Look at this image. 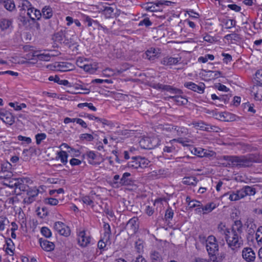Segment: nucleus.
<instances>
[{"label": "nucleus", "instance_id": "nucleus-1", "mask_svg": "<svg viewBox=\"0 0 262 262\" xmlns=\"http://www.w3.org/2000/svg\"><path fill=\"white\" fill-rule=\"evenodd\" d=\"M243 225L241 221H235L232 228L225 237L228 246L233 250H236L243 245L241 234L243 233Z\"/></svg>", "mask_w": 262, "mask_h": 262}, {"label": "nucleus", "instance_id": "nucleus-2", "mask_svg": "<svg viewBox=\"0 0 262 262\" xmlns=\"http://www.w3.org/2000/svg\"><path fill=\"white\" fill-rule=\"evenodd\" d=\"M224 159L229 162V166L237 167H249L256 161L255 157L253 155L241 156H224Z\"/></svg>", "mask_w": 262, "mask_h": 262}, {"label": "nucleus", "instance_id": "nucleus-3", "mask_svg": "<svg viewBox=\"0 0 262 262\" xmlns=\"http://www.w3.org/2000/svg\"><path fill=\"white\" fill-rule=\"evenodd\" d=\"M244 226L246 227V232H247V239L249 241H253V235L256 230L257 226L254 223V220L252 218H248L244 224Z\"/></svg>", "mask_w": 262, "mask_h": 262}, {"label": "nucleus", "instance_id": "nucleus-4", "mask_svg": "<svg viewBox=\"0 0 262 262\" xmlns=\"http://www.w3.org/2000/svg\"><path fill=\"white\" fill-rule=\"evenodd\" d=\"M206 247L209 255H215L218 251L219 246L214 236L210 235L208 237Z\"/></svg>", "mask_w": 262, "mask_h": 262}, {"label": "nucleus", "instance_id": "nucleus-5", "mask_svg": "<svg viewBox=\"0 0 262 262\" xmlns=\"http://www.w3.org/2000/svg\"><path fill=\"white\" fill-rule=\"evenodd\" d=\"M54 228L61 235L67 237L70 235V228L61 222H55Z\"/></svg>", "mask_w": 262, "mask_h": 262}, {"label": "nucleus", "instance_id": "nucleus-6", "mask_svg": "<svg viewBox=\"0 0 262 262\" xmlns=\"http://www.w3.org/2000/svg\"><path fill=\"white\" fill-rule=\"evenodd\" d=\"M39 190L36 187L29 188L27 191V196L23 202L27 204H30L35 200V198L38 195Z\"/></svg>", "mask_w": 262, "mask_h": 262}, {"label": "nucleus", "instance_id": "nucleus-7", "mask_svg": "<svg viewBox=\"0 0 262 262\" xmlns=\"http://www.w3.org/2000/svg\"><path fill=\"white\" fill-rule=\"evenodd\" d=\"M184 86L187 89L200 94L203 93L205 88L204 83H200L197 85L192 82H187L184 83Z\"/></svg>", "mask_w": 262, "mask_h": 262}, {"label": "nucleus", "instance_id": "nucleus-8", "mask_svg": "<svg viewBox=\"0 0 262 262\" xmlns=\"http://www.w3.org/2000/svg\"><path fill=\"white\" fill-rule=\"evenodd\" d=\"M138 219L136 217H134L128 221L126 225V229L129 234H133L137 232L138 228Z\"/></svg>", "mask_w": 262, "mask_h": 262}, {"label": "nucleus", "instance_id": "nucleus-9", "mask_svg": "<svg viewBox=\"0 0 262 262\" xmlns=\"http://www.w3.org/2000/svg\"><path fill=\"white\" fill-rule=\"evenodd\" d=\"M242 256L248 262L252 261L255 258V254L251 248H245L242 251Z\"/></svg>", "mask_w": 262, "mask_h": 262}, {"label": "nucleus", "instance_id": "nucleus-10", "mask_svg": "<svg viewBox=\"0 0 262 262\" xmlns=\"http://www.w3.org/2000/svg\"><path fill=\"white\" fill-rule=\"evenodd\" d=\"M159 50L150 48L147 50L143 55L144 58H147L149 60H154L159 56Z\"/></svg>", "mask_w": 262, "mask_h": 262}, {"label": "nucleus", "instance_id": "nucleus-11", "mask_svg": "<svg viewBox=\"0 0 262 262\" xmlns=\"http://www.w3.org/2000/svg\"><path fill=\"white\" fill-rule=\"evenodd\" d=\"M77 241L81 247H85L90 242V236H86L84 231H81L78 234Z\"/></svg>", "mask_w": 262, "mask_h": 262}, {"label": "nucleus", "instance_id": "nucleus-12", "mask_svg": "<svg viewBox=\"0 0 262 262\" xmlns=\"http://www.w3.org/2000/svg\"><path fill=\"white\" fill-rule=\"evenodd\" d=\"M27 15L31 19L32 23H35L36 19L39 20L40 18L41 13L39 10L35 9L32 7V8L27 12Z\"/></svg>", "mask_w": 262, "mask_h": 262}, {"label": "nucleus", "instance_id": "nucleus-13", "mask_svg": "<svg viewBox=\"0 0 262 262\" xmlns=\"http://www.w3.org/2000/svg\"><path fill=\"white\" fill-rule=\"evenodd\" d=\"M39 243L42 249L46 251H51L54 249V244L47 239L40 238Z\"/></svg>", "mask_w": 262, "mask_h": 262}, {"label": "nucleus", "instance_id": "nucleus-14", "mask_svg": "<svg viewBox=\"0 0 262 262\" xmlns=\"http://www.w3.org/2000/svg\"><path fill=\"white\" fill-rule=\"evenodd\" d=\"M0 119L5 123L12 125L14 122V117L11 113L8 112H2Z\"/></svg>", "mask_w": 262, "mask_h": 262}, {"label": "nucleus", "instance_id": "nucleus-15", "mask_svg": "<svg viewBox=\"0 0 262 262\" xmlns=\"http://www.w3.org/2000/svg\"><path fill=\"white\" fill-rule=\"evenodd\" d=\"M239 194L243 198L247 195H253L255 194V189L249 186H245L239 190Z\"/></svg>", "mask_w": 262, "mask_h": 262}, {"label": "nucleus", "instance_id": "nucleus-16", "mask_svg": "<svg viewBox=\"0 0 262 262\" xmlns=\"http://www.w3.org/2000/svg\"><path fill=\"white\" fill-rule=\"evenodd\" d=\"M56 67L57 68V70L59 71L67 72L72 70L74 65L69 62H62L58 63Z\"/></svg>", "mask_w": 262, "mask_h": 262}, {"label": "nucleus", "instance_id": "nucleus-17", "mask_svg": "<svg viewBox=\"0 0 262 262\" xmlns=\"http://www.w3.org/2000/svg\"><path fill=\"white\" fill-rule=\"evenodd\" d=\"M180 60L179 58L167 56L163 58L161 63L165 66H172L176 64Z\"/></svg>", "mask_w": 262, "mask_h": 262}, {"label": "nucleus", "instance_id": "nucleus-18", "mask_svg": "<svg viewBox=\"0 0 262 262\" xmlns=\"http://www.w3.org/2000/svg\"><path fill=\"white\" fill-rule=\"evenodd\" d=\"M85 155L86 157L88 162L90 164L97 165L99 164V163L96 161L98 156L94 151H87Z\"/></svg>", "mask_w": 262, "mask_h": 262}, {"label": "nucleus", "instance_id": "nucleus-19", "mask_svg": "<svg viewBox=\"0 0 262 262\" xmlns=\"http://www.w3.org/2000/svg\"><path fill=\"white\" fill-rule=\"evenodd\" d=\"M25 179H19V183L17 184V187L15 190V192L17 193L18 194L20 193V192L22 191H27V190L29 188V186L24 184V180Z\"/></svg>", "mask_w": 262, "mask_h": 262}, {"label": "nucleus", "instance_id": "nucleus-20", "mask_svg": "<svg viewBox=\"0 0 262 262\" xmlns=\"http://www.w3.org/2000/svg\"><path fill=\"white\" fill-rule=\"evenodd\" d=\"M12 28V21L6 18H2L0 20V28L2 31L7 30Z\"/></svg>", "mask_w": 262, "mask_h": 262}, {"label": "nucleus", "instance_id": "nucleus-21", "mask_svg": "<svg viewBox=\"0 0 262 262\" xmlns=\"http://www.w3.org/2000/svg\"><path fill=\"white\" fill-rule=\"evenodd\" d=\"M65 37L64 33L62 31H60L56 33L53 37V39L59 43H63L64 44H67L68 43V40H64L63 41V38Z\"/></svg>", "mask_w": 262, "mask_h": 262}, {"label": "nucleus", "instance_id": "nucleus-22", "mask_svg": "<svg viewBox=\"0 0 262 262\" xmlns=\"http://www.w3.org/2000/svg\"><path fill=\"white\" fill-rule=\"evenodd\" d=\"M150 257L152 262L163 261V256L161 253L157 251H152L150 254Z\"/></svg>", "mask_w": 262, "mask_h": 262}, {"label": "nucleus", "instance_id": "nucleus-23", "mask_svg": "<svg viewBox=\"0 0 262 262\" xmlns=\"http://www.w3.org/2000/svg\"><path fill=\"white\" fill-rule=\"evenodd\" d=\"M41 16L45 19H49L52 17L53 15V11L50 6H45L42 9Z\"/></svg>", "mask_w": 262, "mask_h": 262}, {"label": "nucleus", "instance_id": "nucleus-24", "mask_svg": "<svg viewBox=\"0 0 262 262\" xmlns=\"http://www.w3.org/2000/svg\"><path fill=\"white\" fill-rule=\"evenodd\" d=\"M176 129L172 134L179 137L184 136L187 134V129L183 127L175 126Z\"/></svg>", "mask_w": 262, "mask_h": 262}, {"label": "nucleus", "instance_id": "nucleus-25", "mask_svg": "<svg viewBox=\"0 0 262 262\" xmlns=\"http://www.w3.org/2000/svg\"><path fill=\"white\" fill-rule=\"evenodd\" d=\"M169 98L173 99L178 105H184L188 102L187 99L181 96H170Z\"/></svg>", "mask_w": 262, "mask_h": 262}, {"label": "nucleus", "instance_id": "nucleus-26", "mask_svg": "<svg viewBox=\"0 0 262 262\" xmlns=\"http://www.w3.org/2000/svg\"><path fill=\"white\" fill-rule=\"evenodd\" d=\"M130 176V173L129 172L124 173L122 178L120 179L119 185L121 186L129 185L130 184L131 181L128 178V177Z\"/></svg>", "mask_w": 262, "mask_h": 262}, {"label": "nucleus", "instance_id": "nucleus-27", "mask_svg": "<svg viewBox=\"0 0 262 262\" xmlns=\"http://www.w3.org/2000/svg\"><path fill=\"white\" fill-rule=\"evenodd\" d=\"M18 20L21 23L22 25L26 28L30 27V25L33 24L31 19H28L25 16L23 15L21 12L18 17Z\"/></svg>", "mask_w": 262, "mask_h": 262}, {"label": "nucleus", "instance_id": "nucleus-28", "mask_svg": "<svg viewBox=\"0 0 262 262\" xmlns=\"http://www.w3.org/2000/svg\"><path fill=\"white\" fill-rule=\"evenodd\" d=\"M203 208H202V210H204V212H203V214H207L211 212L216 207V205L213 202L207 204L205 206H203Z\"/></svg>", "mask_w": 262, "mask_h": 262}, {"label": "nucleus", "instance_id": "nucleus-29", "mask_svg": "<svg viewBox=\"0 0 262 262\" xmlns=\"http://www.w3.org/2000/svg\"><path fill=\"white\" fill-rule=\"evenodd\" d=\"M198 180L194 177H185L183 179V183L188 185H195L198 183Z\"/></svg>", "mask_w": 262, "mask_h": 262}, {"label": "nucleus", "instance_id": "nucleus-30", "mask_svg": "<svg viewBox=\"0 0 262 262\" xmlns=\"http://www.w3.org/2000/svg\"><path fill=\"white\" fill-rule=\"evenodd\" d=\"M97 69L98 66L96 63L83 64V70L91 74L95 72Z\"/></svg>", "mask_w": 262, "mask_h": 262}, {"label": "nucleus", "instance_id": "nucleus-31", "mask_svg": "<svg viewBox=\"0 0 262 262\" xmlns=\"http://www.w3.org/2000/svg\"><path fill=\"white\" fill-rule=\"evenodd\" d=\"M84 21L88 23V27H91L92 26L93 24H94L100 27L103 30H108L105 26H102L101 25L99 24L97 20H93L89 16H86Z\"/></svg>", "mask_w": 262, "mask_h": 262}, {"label": "nucleus", "instance_id": "nucleus-32", "mask_svg": "<svg viewBox=\"0 0 262 262\" xmlns=\"http://www.w3.org/2000/svg\"><path fill=\"white\" fill-rule=\"evenodd\" d=\"M4 7L9 11H13L16 9L15 5L13 0H6Z\"/></svg>", "mask_w": 262, "mask_h": 262}, {"label": "nucleus", "instance_id": "nucleus-33", "mask_svg": "<svg viewBox=\"0 0 262 262\" xmlns=\"http://www.w3.org/2000/svg\"><path fill=\"white\" fill-rule=\"evenodd\" d=\"M57 158L60 160L61 163L64 165L68 162V155L66 151L61 150L57 153Z\"/></svg>", "mask_w": 262, "mask_h": 262}, {"label": "nucleus", "instance_id": "nucleus-34", "mask_svg": "<svg viewBox=\"0 0 262 262\" xmlns=\"http://www.w3.org/2000/svg\"><path fill=\"white\" fill-rule=\"evenodd\" d=\"M86 117L90 120H95L98 122H101L104 125H110V122L103 118H100L94 116L93 115L88 114Z\"/></svg>", "mask_w": 262, "mask_h": 262}, {"label": "nucleus", "instance_id": "nucleus-35", "mask_svg": "<svg viewBox=\"0 0 262 262\" xmlns=\"http://www.w3.org/2000/svg\"><path fill=\"white\" fill-rule=\"evenodd\" d=\"M217 231L221 234L224 235L225 237L228 232L230 231V229L226 228V225L224 224L220 223L217 226Z\"/></svg>", "mask_w": 262, "mask_h": 262}, {"label": "nucleus", "instance_id": "nucleus-36", "mask_svg": "<svg viewBox=\"0 0 262 262\" xmlns=\"http://www.w3.org/2000/svg\"><path fill=\"white\" fill-rule=\"evenodd\" d=\"M103 229L104 230V239L106 241H108L110 238V236L111 233L110 226L108 224L104 223L103 225Z\"/></svg>", "mask_w": 262, "mask_h": 262}, {"label": "nucleus", "instance_id": "nucleus-37", "mask_svg": "<svg viewBox=\"0 0 262 262\" xmlns=\"http://www.w3.org/2000/svg\"><path fill=\"white\" fill-rule=\"evenodd\" d=\"M224 38L227 40H234L236 41H239L241 39V37L239 34L236 33H231L226 35Z\"/></svg>", "mask_w": 262, "mask_h": 262}, {"label": "nucleus", "instance_id": "nucleus-38", "mask_svg": "<svg viewBox=\"0 0 262 262\" xmlns=\"http://www.w3.org/2000/svg\"><path fill=\"white\" fill-rule=\"evenodd\" d=\"M138 160V157H133L132 158V160L127 164L128 167L135 169L138 168L139 167V163L138 162V161H139Z\"/></svg>", "mask_w": 262, "mask_h": 262}, {"label": "nucleus", "instance_id": "nucleus-39", "mask_svg": "<svg viewBox=\"0 0 262 262\" xmlns=\"http://www.w3.org/2000/svg\"><path fill=\"white\" fill-rule=\"evenodd\" d=\"M19 179H11L10 180H8L7 183H5V185L7 186L8 187L10 188H15L16 189L17 187V184L19 183Z\"/></svg>", "mask_w": 262, "mask_h": 262}, {"label": "nucleus", "instance_id": "nucleus-40", "mask_svg": "<svg viewBox=\"0 0 262 262\" xmlns=\"http://www.w3.org/2000/svg\"><path fill=\"white\" fill-rule=\"evenodd\" d=\"M6 244L7 245V247L6 249V252L7 253L12 255L13 254V250H12V247L14 246V244L11 238H8L6 241Z\"/></svg>", "mask_w": 262, "mask_h": 262}, {"label": "nucleus", "instance_id": "nucleus-41", "mask_svg": "<svg viewBox=\"0 0 262 262\" xmlns=\"http://www.w3.org/2000/svg\"><path fill=\"white\" fill-rule=\"evenodd\" d=\"M21 6H20L21 7V11L27 10V12H28V10H30V9L32 8L31 3L27 0H23L21 3Z\"/></svg>", "mask_w": 262, "mask_h": 262}, {"label": "nucleus", "instance_id": "nucleus-42", "mask_svg": "<svg viewBox=\"0 0 262 262\" xmlns=\"http://www.w3.org/2000/svg\"><path fill=\"white\" fill-rule=\"evenodd\" d=\"M114 9L111 7H106L103 10V14L106 18H111L114 15Z\"/></svg>", "mask_w": 262, "mask_h": 262}, {"label": "nucleus", "instance_id": "nucleus-43", "mask_svg": "<svg viewBox=\"0 0 262 262\" xmlns=\"http://www.w3.org/2000/svg\"><path fill=\"white\" fill-rule=\"evenodd\" d=\"M135 248L138 253H140L142 252L144 248V242L139 239L135 243Z\"/></svg>", "mask_w": 262, "mask_h": 262}, {"label": "nucleus", "instance_id": "nucleus-44", "mask_svg": "<svg viewBox=\"0 0 262 262\" xmlns=\"http://www.w3.org/2000/svg\"><path fill=\"white\" fill-rule=\"evenodd\" d=\"M223 23H224L226 29H231L235 26L236 21L234 19H224Z\"/></svg>", "mask_w": 262, "mask_h": 262}, {"label": "nucleus", "instance_id": "nucleus-45", "mask_svg": "<svg viewBox=\"0 0 262 262\" xmlns=\"http://www.w3.org/2000/svg\"><path fill=\"white\" fill-rule=\"evenodd\" d=\"M139 160L138 161L139 163V167L144 168L147 167L148 165L149 161L145 158L138 157Z\"/></svg>", "mask_w": 262, "mask_h": 262}, {"label": "nucleus", "instance_id": "nucleus-46", "mask_svg": "<svg viewBox=\"0 0 262 262\" xmlns=\"http://www.w3.org/2000/svg\"><path fill=\"white\" fill-rule=\"evenodd\" d=\"M55 55H51L50 53L48 54H40L37 55L38 59L43 61H49L51 57L55 56Z\"/></svg>", "mask_w": 262, "mask_h": 262}, {"label": "nucleus", "instance_id": "nucleus-47", "mask_svg": "<svg viewBox=\"0 0 262 262\" xmlns=\"http://www.w3.org/2000/svg\"><path fill=\"white\" fill-rule=\"evenodd\" d=\"M164 170L162 169L155 170L150 173L149 177H151L152 179H158L160 178L162 175L164 174Z\"/></svg>", "mask_w": 262, "mask_h": 262}, {"label": "nucleus", "instance_id": "nucleus-48", "mask_svg": "<svg viewBox=\"0 0 262 262\" xmlns=\"http://www.w3.org/2000/svg\"><path fill=\"white\" fill-rule=\"evenodd\" d=\"M256 240L258 244L262 245V226H260L256 233Z\"/></svg>", "mask_w": 262, "mask_h": 262}, {"label": "nucleus", "instance_id": "nucleus-49", "mask_svg": "<svg viewBox=\"0 0 262 262\" xmlns=\"http://www.w3.org/2000/svg\"><path fill=\"white\" fill-rule=\"evenodd\" d=\"M151 86L157 90H162L164 91H165V90L169 89V88L168 86V85H164L159 83H152L151 85Z\"/></svg>", "mask_w": 262, "mask_h": 262}, {"label": "nucleus", "instance_id": "nucleus-50", "mask_svg": "<svg viewBox=\"0 0 262 262\" xmlns=\"http://www.w3.org/2000/svg\"><path fill=\"white\" fill-rule=\"evenodd\" d=\"M239 190L237 191L236 193H232L229 195V199L231 201H237L242 199V195L239 194Z\"/></svg>", "mask_w": 262, "mask_h": 262}, {"label": "nucleus", "instance_id": "nucleus-51", "mask_svg": "<svg viewBox=\"0 0 262 262\" xmlns=\"http://www.w3.org/2000/svg\"><path fill=\"white\" fill-rule=\"evenodd\" d=\"M41 234L47 238H49L52 235L51 230L46 227H43L41 228Z\"/></svg>", "mask_w": 262, "mask_h": 262}, {"label": "nucleus", "instance_id": "nucleus-52", "mask_svg": "<svg viewBox=\"0 0 262 262\" xmlns=\"http://www.w3.org/2000/svg\"><path fill=\"white\" fill-rule=\"evenodd\" d=\"M173 211L172 209L171 208L168 207L166 209L165 214V219L166 221H169L170 220H171L173 217Z\"/></svg>", "mask_w": 262, "mask_h": 262}, {"label": "nucleus", "instance_id": "nucleus-53", "mask_svg": "<svg viewBox=\"0 0 262 262\" xmlns=\"http://www.w3.org/2000/svg\"><path fill=\"white\" fill-rule=\"evenodd\" d=\"M194 154L200 157H204L206 156V152L205 151L204 149L201 148H194Z\"/></svg>", "mask_w": 262, "mask_h": 262}, {"label": "nucleus", "instance_id": "nucleus-54", "mask_svg": "<svg viewBox=\"0 0 262 262\" xmlns=\"http://www.w3.org/2000/svg\"><path fill=\"white\" fill-rule=\"evenodd\" d=\"M47 136L45 133L37 134L35 135L36 142L37 145L41 143V141L46 139Z\"/></svg>", "mask_w": 262, "mask_h": 262}, {"label": "nucleus", "instance_id": "nucleus-55", "mask_svg": "<svg viewBox=\"0 0 262 262\" xmlns=\"http://www.w3.org/2000/svg\"><path fill=\"white\" fill-rule=\"evenodd\" d=\"M45 203L50 205H56L58 203V200L53 198H47L45 200Z\"/></svg>", "mask_w": 262, "mask_h": 262}, {"label": "nucleus", "instance_id": "nucleus-56", "mask_svg": "<svg viewBox=\"0 0 262 262\" xmlns=\"http://www.w3.org/2000/svg\"><path fill=\"white\" fill-rule=\"evenodd\" d=\"M13 174L11 172H0V178L8 180L12 177Z\"/></svg>", "mask_w": 262, "mask_h": 262}, {"label": "nucleus", "instance_id": "nucleus-57", "mask_svg": "<svg viewBox=\"0 0 262 262\" xmlns=\"http://www.w3.org/2000/svg\"><path fill=\"white\" fill-rule=\"evenodd\" d=\"M152 25V23L150 21L148 18L146 17L143 20H141L139 24V26H145L146 27H149Z\"/></svg>", "mask_w": 262, "mask_h": 262}, {"label": "nucleus", "instance_id": "nucleus-58", "mask_svg": "<svg viewBox=\"0 0 262 262\" xmlns=\"http://www.w3.org/2000/svg\"><path fill=\"white\" fill-rule=\"evenodd\" d=\"M11 164L9 162H6L2 164V172H10Z\"/></svg>", "mask_w": 262, "mask_h": 262}, {"label": "nucleus", "instance_id": "nucleus-59", "mask_svg": "<svg viewBox=\"0 0 262 262\" xmlns=\"http://www.w3.org/2000/svg\"><path fill=\"white\" fill-rule=\"evenodd\" d=\"M168 86L169 88V89L165 90V91L169 92L170 93L172 94H180L182 93V91L181 90L174 88L170 85H168Z\"/></svg>", "mask_w": 262, "mask_h": 262}, {"label": "nucleus", "instance_id": "nucleus-60", "mask_svg": "<svg viewBox=\"0 0 262 262\" xmlns=\"http://www.w3.org/2000/svg\"><path fill=\"white\" fill-rule=\"evenodd\" d=\"M173 142H177L179 143L182 144L184 146H187V143L189 141L188 140H184L182 138H179L177 139H173L170 141V142L172 143Z\"/></svg>", "mask_w": 262, "mask_h": 262}, {"label": "nucleus", "instance_id": "nucleus-61", "mask_svg": "<svg viewBox=\"0 0 262 262\" xmlns=\"http://www.w3.org/2000/svg\"><path fill=\"white\" fill-rule=\"evenodd\" d=\"M82 200L83 203L89 205L93 206V201L89 196H84L82 198Z\"/></svg>", "mask_w": 262, "mask_h": 262}, {"label": "nucleus", "instance_id": "nucleus-62", "mask_svg": "<svg viewBox=\"0 0 262 262\" xmlns=\"http://www.w3.org/2000/svg\"><path fill=\"white\" fill-rule=\"evenodd\" d=\"M255 79L260 85H262V71L259 70L256 72Z\"/></svg>", "mask_w": 262, "mask_h": 262}, {"label": "nucleus", "instance_id": "nucleus-63", "mask_svg": "<svg viewBox=\"0 0 262 262\" xmlns=\"http://www.w3.org/2000/svg\"><path fill=\"white\" fill-rule=\"evenodd\" d=\"M201 202L197 201L196 200H192V201H189L188 206L190 208H192L194 207H200L201 206Z\"/></svg>", "mask_w": 262, "mask_h": 262}, {"label": "nucleus", "instance_id": "nucleus-64", "mask_svg": "<svg viewBox=\"0 0 262 262\" xmlns=\"http://www.w3.org/2000/svg\"><path fill=\"white\" fill-rule=\"evenodd\" d=\"M222 55L224 57L223 58L224 62L228 63L229 62H230L232 60V56L231 55L223 53Z\"/></svg>", "mask_w": 262, "mask_h": 262}]
</instances>
